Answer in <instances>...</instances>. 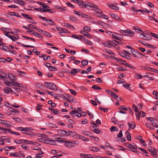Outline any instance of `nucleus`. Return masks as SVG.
Instances as JSON below:
<instances>
[{
  "instance_id": "obj_37",
  "label": "nucleus",
  "mask_w": 158,
  "mask_h": 158,
  "mask_svg": "<svg viewBox=\"0 0 158 158\" xmlns=\"http://www.w3.org/2000/svg\"><path fill=\"white\" fill-rule=\"evenodd\" d=\"M126 133H128V134L127 135V140L129 141H130L131 140V135L128 132V131H127L126 132Z\"/></svg>"
},
{
  "instance_id": "obj_50",
  "label": "nucleus",
  "mask_w": 158,
  "mask_h": 158,
  "mask_svg": "<svg viewBox=\"0 0 158 158\" xmlns=\"http://www.w3.org/2000/svg\"><path fill=\"white\" fill-rule=\"evenodd\" d=\"M83 29L86 31H90V28L88 26H87L84 27Z\"/></svg>"
},
{
  "instance_id": "obj_22",
  "label": "nucleus",
  "mask_w": 158,
  "mask_h": 158,
  "mask_svg": "<svg viewBox=\"0 0 158 158\" xmlns=\"http://www.w3.org/2000/svg\"><path fill=\"white\" fill-rule=\"evenodd\" d=\"M15 146H12V147H9L7 146L5 147L4 148V150L6 151H9L11 149H15Z\"/></svg>"
},
{
  "instance_id": "obj_16",
  "label": "nucleus",
  "mask_w": 158,
  "mask_h": 158,
  "mask_svg": "<svg viewBox=\"0 0 158 158\" xmlns=\"http://www.w3.org/2000/svg\"><path fill=\"white\" fill-rule=\"evenodd\" d=\"M8 77L11 81H13L15 80V77L12 74L10 73L8 75Z\"/></svg>"
},
{
  "instance_id": "obj_64",
  "label": "nucleus",
  "mask_w": 158,
  "mask_h": 158,
  "mask_svg": "<svg viewBox=\"0 0 158 158\" xmlns=\"http://www.w3.org/2000/svg\"><path fill=\"white\" fill-rule=\"evenodd\" d=\"M114 60H116V61H117L118 63H120L121 62H122L123 60L120 59L119 58H118V57H114Z\"/></svg>"
},
{
  "instance_id": "obj_30",
  "label": "nucleus",
  "mask_w": 158,
  "mask_h": 158,
  "mask_svg": "<svg viewBox=\"0 0 158 158\" xmlns=\"http://www.w3.org/2000/svg\"><path fill=\"white\" fill-rule=\"evenodd\" d=\"M79 15H80V16H81L82 17L85 18V19H86V18L91 19L90 16L88 15H87L82 14L81 13V14H80Z\"/></svg>"
},
{
  "instance_id": "obj_48",
  "label": "nucleus",
  "mask_w": 158,
  "mask_h": 158,
  "mask_svg": "<svg viewBox=\"0 0 158 158\" xmlns=\"http://www.w3.org/2000/svg\"><path fill=\"white\" fill-rule=\"evenodd\" d=\"M120 63L126 66H127L129 65V64L127 63L125 61L123 60Z\"/></svg>"
},
{
  "instance_id": "obj_9",
  "label": "nucleus",
  "mask_w": 158,
  "mask_h": 158,
  "mask_svg": "<svg viewBox=\"0 0 158 158\" xmlns=\"http://www.w3.org/2000/svg\"><path fill=\"white\" fill-rule=\"evenodd\" d=\"M106 91L108 92L114 99H115L117 96L116 94L111 90H109L108 89H106Z\"/></svg>"
},
{
  "instance_id": "obj_47",
  "label": "nucleus",
  "mask_w": 158,
  "mask_h": 158,
  "mask_svg": "<svg viewBox=\"0 0 158 158\" xmlns=\"http://www.w3.org/2000/svg\"><path fill=\"white\" fill-rule=\"evenodd\" d=\"M99 109L100 110H102L104 111L105 112H107L108 111V109H107L105 108L102 107H99Z\"/></svg>"
},
{
  "instance_id": "obj_21",
  "label": "nucleus",
  "mask_w": 158,
  "mask_h": 158,
  "mask_svg": "<svg viewBox=\"0 0 158 158\" xmlns=\"http://www.w3.org/2000/svg\"><path fill=\"white\" fill-rule=\"evenodd\" d=\"M131 52L132 53V55L135 57H139L136 53V50L132 48V50H131Z\"/></svg>"
},
{
  "instance_id": "obj_20",
  "label": "nucleus",
  "mask_w": 158,
  "mask_h": 158,
  "mask_svg": "<svg viewBox=\"0 0 158 158\" xmlns=\"http://www.w3.org/2000/svg\"><path fill=\"white\" fill-rule=\"evenodd\" d=\"M90 150L95 152H98L100 151L99 149L96 147H91L90 148Z\"/></svg>"
},
{
  "instance_id": "obj_45",
  "label": "nucleus",
  "mask_w": 158,
  "mask_h": 158,
  "mask_svg": "<svg viewBox=\"0 0 158 158\" xmlns=\"http://www.w3.org/2000/svg\"><path fill=\"white\" fill-rule=\"evenodd\" d=\"M111 121L113 123L115 124H117V123L118 122V121L114 117L112 118Z\"/></svg>"
},
{
  "instance_id": "obj_57",
  "label": "nucleus",
  "mask_w": 158,
  "mask_h": 158,
  "mask_svg": "<svg viewBox=\"0 0 158 158\" xmlns=\"http://www.w3.org/2000/svg\"><path fill=\"white\" fill-rule=\"evenodd\" d=\"M145 125L148 128L150 129H151V130L153 129V128L151 127V125H150V124H149L148 123H145Z\"/></svg>"
},
{
  "instance_id": "obj_33",
  "label": "nucleus",
  "mask_w": 158,
  "mask_h": 158,
  "mask_svg": "<svg viewBox=\"0 0 158 158\" xmlns=\"http://www.w3.org/2000/svg\"><path fill=\"white\" fill-rule=\"evenodd\" d=\"M130 84H123V86L125 88L130 90L131 88H130L129 86H130Z\"/></svg>"
},
{
  "instance_id": "obj_52",
  "label": "nucleus",
  "mask_w": 158,
  "mask_h": 158,
  "mask_svg": "<svg viewBox=\"0 0 158 158\" xmlns=\"http://www.w3.org/2000/svg\"><path fill=\"white\" fill-rule=\"evenodd\" d=\"M36 86L39 88L42 89L43 87V85L40 83H38L36 84Z\"/></svg>"
},
{
  "instance_id": "obj_4",
  "label": "nucleus",
  "mask_w": 158,
  "mask_h": 158,
  "mask_svg": "<svg viewBox=\"0 0 158 158\" xmlns=\"http://www.w3.org/2000/svg\"><path fill=\"white\" fill-rule=\"evenodd\" d=\"M70 115H75L77 117H80L81 116V114L78 113L77 110H72L69 113Z\"/></svg>"
},
{
  "instance_id": "obj_34",
  "label": "nucleus",
  "mask_w": 158,
  "mask_h": 158,
  "mask_svg": "<svg viewBox=\"0 0 158 158\" xmlns=\"http://www.w3.org/2000/svg\"><path fill=\"white\" fill-rule=\"evenodd\" d=\"M147 70L154 72H156L158 73V70L156 69H153L150 67V68H148Z\"/></svg>"
},
{
  "instance_id": "obj_29",
  "label": "nucleus",
  "mask_w": 158,
  "mask_h": 158,
  "mask_svg": "<svg viewBox=\"0 0 158 158\" xmlns=\"http://www.w3.org/2000/svg\"><path fill=\"white\" fill-rule=\"evenodd\" d=\"M146 34H142L140 35L139 37L141 39H142L143 40H146V39L145 38V37H146Z\"/></svg>"
},
{
  "instance_id": "obj_43",
  "label": "nucleus",
  "mask_w": 158,
  "mask_h": 158,
  "mask_svg": "<svg viewBox=\"0 0 158 158\" xmlns=\"http://www.w3.org/2000/svg\"><path fill=\"white\" fill-rule=\"evenodd\" d=\"M85 42L86 44H88V45H93V43L91 41H89L87 39H85Z\"/></svg>"
},
{
  "instance_id": "obj_44",
  "label": "nucleus",
  "mask_w": 158,
  "mask_h": 158,
  "mask_svg": "<svg viewBox=\"0 0 158 158\" xmlns=\"http://www.w3.org/2000/svg\"><path fill=\"white\" fill-rule=\"evenodd\" d=\"M49 70L52 71H55L56 70V69L55 67H53L52 66H50L49 68Z\"/></svg>"
},
{
  "instance_id": "obj_11",
  "label": "nucleus",
  "mask_w": 158,
  "mask_h": 158,
  "mask_svg": "<svg viewBox=\"0 0 158 158\" xmlns=\"http://www.w3.org/2000/svg\"><path fill=\"white\" fill-rule=\"evenodd\" d=\"M80 32L84 35L88 37L91 38V35L88 32L83 30H81Z\"/></svg>"
},
{
  "instance_id": "obj_41",
  "label": "nucleus",
  "mask_w": 158,
  "mask_h": 158,
  "mask_svg": "<svg viewBox=\"0 0 158 158\" xmlns=\"http://www.w3.org/2000/svg\"><path fill=\"white\" fill-rule=\"evenodd\" d=\"M64 131L63 130H59L57 131L58 134L61 135H64Z\"/></svg>"
},
{
  "instance_id": "obj_59",
  "label": "nucleus",
  "mask_w": 158,
  "mask_h": 158,
  "mask_svg": "<svg viewBox=\"0 0 158 158\" xmlns=\"http://www.w3.org/2000/svg\"><path fill=\"white\" fill-rule=\"evenodd\" d=\"M79 88L80 89L82 90H83L84 91H86L87 90V89H86L85 87L83 86H80Z\"/></svg>"
},
{
  "instance_id": "obj_6",
  "label": "nucleus",
  "mask_w": 158,
  "mask_h": 158,
  "mask_svg": "<svg viewBox=\"0 0 158 158\" xmlns=\"http://www.w3.org/2000/svg\"><path fill=\"white\" fill-rule=\"evenodd\" d=\"M14 2L23 6H25L26 3L24 1L21 0H13Z\"/></svg>"
},
{
  "instance_id": "obj_58",
  "label": "nucleus",
  "mask_w": 158,
  "mask_h": 158,
  "mask_svg": "<svg viewBox=\"0 0 158 158\" xmlns=\"http://www.w3.org/2000/svg\"><path fill=\"white\" fill-rule=\"evenodd\" d=\"M6 126V127L9 128L11 127V125L8 123V122L6 120V122H5L4 125Z\"/></svg>"
},
{
  "instance_id": "obj_26",
  "label": "nucleus",
  "mask_w": 158,
  "mask_h": 158,
  "mask_svg": "<svg viewBox=\"0 0 158 158\" xmlns=\"http://www.w3.org/2000/svg\"><path fill=\"white\" fill-rule=\"evenodd\" d=\"M21 15L22 16L24 17V18L27 19H32L28 15L25 14L24 13H22L21 14Z\"/></svg>"
},
{
  "instance_id": "obj_60",
  "label": "nucleus",
  "mask_w": 158,
  "mask_h": 158,
  "mask_svg": "<svg viewBox=\"0 0 158 158\" xmlns=\"http://www.w3.org/2000/svg\"><path fill=\"white\" fill-rule=\"evenodd\" d=\"M72 37L73 38L77 39L78 40H80V35L78 36L77 35H72Z\"/></svg>"
},
{
  "instance_id": "obj_40",
  "label": "nucleus",
  "mask_w": 158,
  "mask_h": 158,
  "mask_svg": "<svg viewBox=\"0 0 158 158\" xmlns=\"http://www.w3.org/2000/svg\"><path fill=\"white\" fill-rule=\"evenodd\" d=\"M92 88L93 89H101V88L98 86L96 85H94L92 86Z\"/></svg>"
},
{
  "instance_id": "obj_46",
  "label": "nucleus",
  "mask_w": 158,
  "mask_h": 158,
  "mask_svg": "<svg viewBox=\"0 0 158 158\" xmlns=\"http://www.w3.org/2000/svg\"><path fill=\"white\" fill-rule=\"evenodd\" d=\"M92 130L97 134H99L102 132V131L98 129H96V130Z\"/></svg>"
},
{
  "instance_id": "obj_17",
  "label": "nucleus",
  "mask_w": 158,
  "mask_h": 158,
  "mask_svg": "<svg viewBox=\"0 0 158 158\" xmlns=\"http://www.w3.org/2000/svg\"><path fill=\"white\" fill-rule=\"evenodd\" d=\"M157 152V151L156 149L154 148L153 150H152V152H151V153L153 156L155 157L156 156V153Z\"/></svg>"
},
{
  "instance_id": "obj_56",
  "label": "nucleus",
  "mask_w": 158,
  "mask_h": 158,
  "mask_svg": "<svg viewBox=\"0 0 158 158\" xmlns=\"http://www.w3.org/2000/svg\"><path fill=\"white\" fill-rule=\"evenodd\" d=\"M70 92L71 94L74 95H75L77 94V92L75 91H74L72 89H69Z\"/></svg>"
},
{
  "instance_id": "obj_27",
  "label": "nucleus",
  "mask_w": 158,
  "mask_h": 158,
  "mask_svg": "<svg viewBox=\"0 0 158 158\" xmlns=\"http://www.w3.org/2000/svg\"><path fill=\"white\" fill-rule=\"evenodd\" d=\"M110 130L112 132H113L115 131H118V129L116 127L112 126L110 128Z\"/></svg>"
},
{
  "instance_id": "obj_19",
  "label": "nucleus",
  "mask_w": 158,
  "mask_h": 158,
  "mask_svg": "<svg viewBox=\"0 0 158 158\" xmlns=\"http://www.w3.org/2000/svg\"><path fill=\"white\" fill-rule=\"evenodd\" d=\"M81 133L82 134L85 135L89 136H90V135H91V134L90 132L86 131H82Z\"/></svg>"
},
{
  "instance_id": "obj_23",
  "label": "nucleus",
  "mask_w": 158,
  "mask_h": 158,
  "mask_svg": "<svg viewBox=\"0 0 158 158\" xmlns=\"http://www.w3.org/2000/svg\"><path fill=\"white\" fill-rule=\"evenodd\" d=\"M134 30L136 31V32H139V31H141L143 33V31L142 29L138 27H134Z\"/></svg>"
},
{
  "instance_id": "obj_18",
  "label": "nucleus",
  "mask_w": 158,
  "mask_h": 158,
  "mask_svg": "<svg viewBox=\"0 0 158 158\" xmlns=\"http://www.w3.org/2000/svg\"><path fill=\"white\" fill-rule=\"evenodd\" d=\"M85 2L82 1H79L78 2L77 4L81 7L84 8Z\"/></svg>"
},
{
  "instance_id": "obj_35",
  "label": "nucleus",
  "mask_w": 158,
  "mask_h": 158,
  "mask_svg": "<svg viewBox=\"0 0 158 158\" xmlns=\"http://www.w3.org/2000/svg\"><path fill=\"white\" fill-rule=\"evenodd\" d=\"M38 136L43 138H48V136L45 134H39L38 135Z\"/></svg>"
},
{
  "instance_id": "obj_31",
  "label": "nucleus",
  "mask_w": 158,
  "mask_h": 158,
  "mask_svg": "<svg viewBox=\"0 0 158 158\" xmlns=\"http://www.w3.org/2000/svg\"><path fill=\"white\" fill-rule=\"evenodd\" d=\"M70 73L71 75H73V76H74L75 75V74L77 73L76 70V69H72V70L71 71V72H70Z\"/></svg>"
},
{
  "instance_id": "obj_51",
  "label": "nucleus",
  "mask_w": 158,
  "mask_h": 158,
  "mask_svg": "<svg viewBox=\"0 0 158 158\" xmlns=\"http://www.w3.org/2000/svg\"><path fill=\"white\" fill-rule=\"evenodd\" d=\"M9 155L10 156H13L14 157L18 156V154H16L15 153L10 152L9 153Z\"/></svg>"
},
{
  "instance_id": "obj_53",
  "label": "nucleus",
  "mask_w": 158,
  "mask_h": 158,
  "mask_svg": "<svg viewBox=\"0 0 158 158\" xmlns=\"http://www.w3.org/2000/svg\"><path fill=\"white\" fill-rule=\"evenodd\" d=\"M55 141L58 142L59 143H64V142H65V140L64 139H62L61 138V139H60L55 140Z\"/></svg>"
},
{
  "instance_id": "obj_14",
  "label": "nucleus",
  "mask_w": 158,
  "mask_h": 158,
  "mask_svg": "<svg viewBox=\"0 0 158 158\" xmlns=\"http://www.w3.org/2000/svg\"><path fill=\"white\" fill-rule=\"evenodd\" d=\"M127 125L131 129H134L135 127V124L133 122L131 123H128Z\"/></svg>"
},
{
  "instance_id": "obj_62",
  "label": "nucleus",
  "mask_w": 158,
  "mask_h": 158,
  "mask_svg": "<svg viewBox=\"0 0 158 158\" xmlns=\"http://www.w3.org/2000/svg\"><path fill=\"white\" fill-rule=\"evenodd\" d=\"M154 37L158 39V35L153 33H150Z\"/></svg>"
},
{
  "instance_id": "obj_61",
  "label": "nucleus",
  "mask_w": 158,
  "mask_h": 158,
  "mask_svg": "<svg viewBox=\"0 0 158 158\" xmlns=\"http://www.w3.org/2000/svg\"><path fill=\"white\" fill-rule=\"evenodd\" d=\"M147 4L151 8H153L154 7V5L152 3L148 2L147 3Z\"/></svg>"
},
{
  "instance_id": "obj_36",
  "label": "nucleus",
  "mask_w": 158,
  "mask_h": 158,
  "mask_svg": "<svg viewBox=\"0 0 158 158\" xmlns=\"http://www.w3.org/2000/svg\"><path fill=\"white\" fill-rule=\"evenodd\" d=\"M118 109L120 110H124L125 111H127L128 110V109L127 107H124L123 106H121L119 107Z\"/></svg>"
},
{
  "instance_id": "obj_15",
  "label": "nucleus",
  "mask_w": 158,
  "mask_h": 158,
  "mask_svg": "<svg viewBox=\"0 0 158 158\" xmlns=\"http://www.w3.org/2000/svg\"><path fill=\"white\" fill-rule=\"evenodd\" d=\"M46 124L47 126L50 127H51L52 128H57V127L55 124H52V123H46Z\"/></svg>"
},
{
  "instance_id": "obj_63",
  "label": "nucleus",
  "mask_w": 158,
  "mask_h": 158,
  "mask_svg": "<svg viewBox=\"0 0 158 158\" xmlns=\"http://www.w3.org/2000/svg\"><path fill=\"white\" fill-rule=\"evenodd\" d=\"M135 77L137 78L141 79L142 78V76L139 74H137L135 76Z\"/></svg>"
},
{
  "instance_id": "obj_54",
  "label": "nucleus",
  "mask_w": 158,
  "mask_h": 158,
  "mask_svg": "<svg viewBox=\"0 0 158 158\" xmlns=\"http://www.w3.org/2000/svg\"><path fill=\"white\" fill-rule=\"evenodd\" d=\"M17 37H18V38H17V37H16V36H12L11 40L14 41H15L17 39H18L19 38V37L17 35Z\"/></svg>"
},
{
  "instance_id": "obj_55",
  "label": "nucleus",
  "mask_w": 158,
  "mask_h": 158,
  "mask_svg": "<svg viewBox=\"0 0 158 158\" xmlns=\"http://www.w3.org/2000/svg\"><path fill=\"white\" fill-rule=\"evenodd\" d=\"M47 23L50 25H54V23L53 20H46Z\"/></svg>"
},
{
  "instance_id": "obj_28",
  "label": "nucleus",
  "mask_w": 158,
  "mask_h": 158,
  "mask_svg": "<svg viewBox=\"0 0 158 158\" xmlns=\"http://www.w3.org/2000/svg\"><path fill=\"white\" fill-rule=\"evenodd\" d=\"M126 34H127V35H129L130 36V35L134 34V33L133 31H131L129 29H127L126 30Z\"/></svg>"
},
{
  "instance_id": "obj_8",
  "label": "nucleus",
  "mask_w": 158,
  "mask_h": 158,
  "mask_svg": "<svg viewBox=\"0 0 158 158\" xmlns=\"http://www.w3.org/2000/svg\"><path fill=\"white\" fill-rule=\"evenodd\" d=\"M107 5L112 9L115 10H118L119 9L118 7L116 5H111L109 3L107 4Z\"/></svg>"
},
{
  "instance_id": "obj_1",
  "label": "nucleus",
  "mask_w": 158,
  "mask_h": 158,
  "mask_svg": "<svg viewBox=\"0 0 158 158\" xmlns=\"http://www.w3.org/2000/svg\"><path fill=\"white\" fill-rule=\"evenodd\" d=\"M37 3H38L40 5H42L43 6H40V7L39 9H40V11L46 13L47 12H48L50 13H53V10L49 9L50 7L48 6H47L44 5V3L39 2H37Z\"/></svg>"
},
{
  "instance_id": "obj_10",
  "label": "nucleus",
  "mask_w": 158,
  "mask_h": 158,
  "mask_svg": "<svg viewBox=\"0 0 158 158\" xmlns=\"http://www.w3.org/2000/svg\"><path fill=\"white\" fill-rule=\"evenodd\" d=\"M110 16L114 20H119L120 18L117 15L112 13H110Z\"/></svg>"
},
{
  "instance_id": "obj_13",
  "label": "nucleus",
  "mask_w": 158,
  "mask_h": 158,
  "mask_svg": "<svg viewBox=\"0 0 158 158\" xmlns=\"http://www.w3.org/2000/svg\"><path fill=\"white\" fill-rule=\"evenodd\" d=\"M65 95H67V97L66 98V100L67 101L69 102L74 100L72 96L66 94Z\"/></svg>"
},
{
  "instance_id": "obj_25",
  "label": "nucleus",
  "mask_w": 158,
  "mask_h": 158,
  "mask_svg": "<svg viewBox=\"0 0 158 158\" xmlns=\"http://www.w3.org/2000/svg\"><path fill=\"white\" fill-rule=\"evenodd\" d=\"M98 24L102 27H104L106 25V23L102 20H98Z\"/></svg>"
},
{
  "instance_id": "obj_2",
  "label": "nucleus",
  "mask_w": 158,
  "mask_h": 158,
  "mask_svg": "<svg viewBox=\"0 0 158 158\" xmlns=\"http://www.w3.org/2000/svg\"><path fill=\"white\" fill-rule=\"evenodd\" d=\"M44 84L46 87L51 90L56 91L57 89L56 85L54 83L51 82H45Z\"/></svg>"
},
{
  "instance_id": "obj_38",
  "label": "nucleus",
  "mask_w": 158,
  "mask_h": 158,
  "mask_svg": "<svg viewBox=\"0 0 158 158\" xmlns=\"http://www.w3.org/2000/svg\"><path fill=\"white\" fill-rule=\"evenodd\" d=\"M11 15L13 16H15L18 17H21V15L17 13L16 12H12L11 14Z\"/></svg>"
},
{
  "instance_id": "obj_32",
  "label": "nucleus",
  "mask_w": 158,
  "mask_h": 158,
  "mask_svg": "<svg viewBox=\"0 0 158 158\" xmlns=\"http://www.w3.org/2000/svg\"><path fill=\"white\" fill-rule=\"evenodd\" d=\"M91 7L94 8L95 9L94 10H99L98 6L94 4H93L91 5Z\"/></svg>"
},
{
  "instance_id": "obj_49",
  "label": "nucleus",
  "mask_w": 158,
  "mask_h": 158,
  "mask_svg": "<svg viewBox=\"0 0 158 158\" xmlns=\"http://www.w3.org/2000/svg\"><path fill=\"white\" fill-rule=\"evenodd\" d=\"M129 148L131 149H135L137 148L136 146L135 145H132V144H130V145H129Z\"/></svg>"
},
{
  "instance_id": "obj_3",
  "label": "nucleus",
  "mask_w": 158,
  "mask_h": 158,
  "mask_svg": "<svg viewBox=\"0 0 158 158\" xmlns=\"http://www.w3.org/2000/svg\"><path fill=\"white\" fill-rule=\"evenodd\" d=\"M27 32L30 33L31 34H32L36 36H38L40 38H43V36L41 35L39 33L33 30H30L29 31H27Z\"/></svg>"
},
{
  "instance_id": "obj_24",
  "label": "nucleus",
  "mask_w": 158,
  "mask_h": 158,
  "mask_svg": "<svg viewBox=\"0 0 158 158\" xmlns=\"http://www.w3.org/2000/svg\"><path fill=\"white\" fill-rule=\"evenodd\" d=\"M64 145L65 146L69 147V146H70L71 143V141L70 140H67L66 141L65 140Z\"/></svg>"
},
{
  "instance_id": "obj_7",
  "label": "nucleus",
  "mask_w": 158,
  "mask_h": 158,
  "mask_svg": "<svg viewBox=\"0 0 158 158\" xmlns=\"http://www.w3.org/2000/svg\"><path fill=\"white\" fill-rule=\"evenodd\" d=\"M5 93L6 94H9V92L11 93H15V92L13 91L11 88L9 87L6 88L4 89Z\"/></svg>"
},
{
  "instance_id": "obj_42",
  "label": "nucleus",
  "mask_w": 158,
  "mask_h": 158,
  "mask_svg": "<svg viewBox=\"0 0 158 158\" xmlns=\"http://www.w3.org/2000/svg\"><path fill=\"white\" fill-rule=\"evenodd\" d=\"M1 48L3 50L5 51L6 52L9 51V48L7 46H3Z\"/></svg>"
},
{
  "instance_id": "obj_12",
  "label": "nucleus",
  "mask_w": 158,
  "mask_h": 158,
  "mask_svg": "<svg viewBox=\"0 0 158 158\" xmlns=\"http://www.w3.org/2000/svg\"><path fill=\"white\" fill-rule=\"evenodd\" d=\"M19 130H20L21 131H28L31 130L32 128L30 127H25L23 128L22 127H20L18 128Z\"/></svg>"
},
{
  "instance_id": "obj_5",
  "label": "nucleus",
  "mask_w": 158,
  "mask_h": 158,
  "mask_svg": "<svg viewBox=\"0 0 158 158\" xmlns=\"http://www.w3.org/2000/svg\"><path fill=\"white\" fill-rule=\"evenodd\" d=\"M101 13H102V12L101 11V12H97L96 15H97V16L100 17L102 19H108L109 18L107 16L102 15L101 14Z\"/></svg>"
},
{
  "instance_id": "obj_39",
  "label": "nucleus",
  "mask_w": 158,
  "mask_h": 158,
  "mask_svg": "<svg viewBox=\"0 0 158 158\" xmlns=\"http://www.w3.org/2000/svg\"><path fill=\"white\" fill-rule=\"evenodd\" d=\"M81 63L83 65V66L82 67H83L84 65H87L88 64V62L87 61L83 60L81 61Z\"/></svg>"
}]
</instances>
